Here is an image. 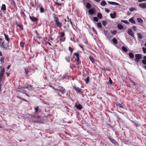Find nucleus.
<instances>
[{
  "instance_id": "f257e3e1",
  "label": "nucleus",
  "mask_w": 146,
  "mask_h": 146,
  "mask_svg": "<svg viewBox=\"0 0 146 146\" xmlns=\"http://www.w3.org/2000/svg\"><path fill=\"white\" fill-rule=\"evenodd\" d=\"M135 56V60L137 63H139L140 62V60L142 59V55L139 54H136Z\"/></svg>"
},
{
  "instance_id": "f03ea898",
  "label": "nucleus",
  "mask_w": 146,
  "mask_h": 146,
  "mask_svg": "<svg viewBox=\"0 0 146 146\" xmlns=\"http://www.w3.org/2000/svg\"><path fill=\"white\" fill-rule=\"evenodd\" d=\"M54 18V21L56 25L58 27H61L62 26V23L59 21V19L58 18L55 17Z\"/></svg>"
},
{
  "instance_id": "7ed1b4c3",
  "label": "nucleus",
  "mask_w": 146,
  "mask_h": 146,
  "mask_svg": "<svg viewBox=\"0 0 146 146\" xmlns=\"http://www.w3.org/2000/svg\"><path fill=\"white\" fill-rule=\"evenodd\" d=\"M128 33L129 35H131L133 38H135L134 33L133 32L132 30V29H129L128 32Z\"/></svg>"
},
{
  "instance_id": "20e7f679",
  "label": "nucleus",
  "mask_w": 146,
  "mask_h": 146,
  "mask_svg": "<svg viewBox=\"0 0 146 146\" xmlns=\"http://www.w3.org/2000/svg\"><path fill=\"white\" fill-rule=\"evenodd\" d=\"M29 17L30 19L32 22H36L38 20V19L34 17L32 15H31V16L29 15Z\"/></svg>"
},
{
  "instance_id": "39448f33",
  "label": "nucleus",
  "mask_w": 146,
  "mask_h": 146,
  "mask_svg": "<svg viewBox=\"0 0 146 146\" xmlns=\"http://www.w3.org/2000/svg\"><path fill=\"white\" fill-rule=\"evenodd\" d=\"M108 138L109 140L114 145H116L117 144V142L115 140L112 139L110 137H108Z\"/></svg>"
},
{
  "instance_id": "423d86ee",
  "label": "nucleus",
  "mask_w": 146,
  "mask_h": 146,
  "mask_svg": "<svg viewBox=\"0 0 146 146\" xmlns=\"http://www.w3.org/2000/svg\"><path fill=\"white\" fill-rule=\"evenodd\" d=\"M139 6L142 8L145 9L146 8V3H140L139 4Z\"/></svg>"
},
{
  "instance_id": "0eeeda50",
  "label": "nucleus",
  "mask_w": 146,
  "mask_h": 146,
  "mask_svg": "<svg viewBox=\"0 0 146 146\" xmlns=\"http://www.w3.org/2000/svg\"><path fill=\"white\" fill-rule=\"evenodd\" d=\"M96 12V10L94 9H91L88 10L89 14L91 15H92L94 14Z\"/></svg>"
},
{
  "instance_id": "6e6552de",
  "label": "nucleus",
  "mask_w": 146,
  "mask_h": 146,
  "mask_svg": "<svg viewBox=\"0 0 146 146\" xmlns=\"http://www.w3.org/2000/svg\"><path fill=\"white\" fill-rule=\"evenodd\" d=\"M75 107H76L79 110H80L82 109L83 107L82 105L80 104H76L75 105Z\"/></svg>"
},
{
  "instance_id": "1a4fd4ad",
  "label": "nucleus",
  "mask_w": 146,
  "mask_h": 146,
  "mask_svg": "<svg viewBox=\"0 0 146 146\" xmlns=\"http://www.w3.org/2000/svg\"><path fill=\"white\" fill-rule=\"evenodd\" d=\"M71 55L66 56L65 57L66 61L67 62H70V58Z\"/></svg>"
},
{
  "instance_id": "9d476101",
  "label": "nucleus",
  "mask_w": 146,
  "mask_h": 146,
  "mask_svg": "<svg viewBox=\"0 0 146 146\" xmlns=\"http://www.w3.org/2000/svg\"><path fill=\"white\" fill-rule=\"evenodd\" d=\"M108 2L109 4L111 5H115L117 6L120 5L119 4L115 2L110 1H108Z\"/></svg>"
},
{
  "instance_id": "9b49d317",
  "label": "nucleus",
  "mask_w": 146,
  "mask_h": 146,
  "mask_svg": "<svg viewBox=\"0 0 146 146\" xmlns=\"http://www.w3.org/2000/svg\"><path fill=\"white\" fill-rule=\"evenodd\" d=\"M73 89L76 91L77 93H80L81 91V89L78 87H76L74 86H73Z\"/></svg>"
},
{
  "instance_id": "f8f14e48",
  "label": "nucleus",
  "mask_w": 146,
  "mask_h": 146,
  "mask_svg": "<svg viewBox=\"0 0 146 146\" xmlns=\"http://www.w3.org/2000/svg\"><path fill=\"white\" fill-rule=\"evenodd\" d=\"M116 13L115 12H114L113 13H111L110 14V16L111 18L114 19L116 16Z\"/></svg>"
},
{
  "instance_id": "ddd939ff",
  "label": "nucleus",
  "mask_w": 146,
  "mask_h": 146,
  "mask_svg": "<svg viewBox=\"0 0 146 146\" xmlns=\"http://www.w3.org/2000/svg\"><path fill=\"white\" fill-rule=\"evenodd\" d=\"M129 55L130 59H133L134 57V54L131 52H130L129 53Z\"/></svg>"
},
{
  "instance_id": "4468645a",
  "label": "nucleus",
  "mask_w": 146,
  "mask_h": 146,
  "mask_svg": "<svg viewBox=\"0 0 146 146\" xmlns=\"http://www.w3.org/2000/svg\"><path fill=\"white\" fill-rule=\"evenodd\" d=\"M74 55L76 56L77 58L75 59L76 61H78L79 60H80L79 58V54L78 53H74Z\"/></svg>"
},
{
  "instance_id": "2eb2a0df",
  "label": "nucleus",
  "mask_w": 146,
  "mask_h": 146,
  "mask_svg": "<svg viewBox=\"0 0 146 146\" xmlns=\"http://www.w3.org/2000/svg\"><path fill=\"white\" fill-rule=\"evenodd\" d=\"M38 7L40 8V12L41 13H43L44 12V9L42 6L39 5L38 6Z\"/></svg>"
},
{
  "instance_id": "dca6fc26",
  "label": "nucleus",
  "mask_w": 146,
  "mask_h": 146,
  "mask_svg": "<svg viewBox=\"0 0 146 146\" xmlns=\"http://www.w3.org/2000/svg\"><path fill=\"white\" fill-rule=\"evenodd\" d=\"M4 36H5V39L8 42V43L9 44V37L8 35H7L6 34H5V33L4 34Z\"/></svg>"
},
{
  "instance_id": "f3484780",
  "label": "nucleus",
  "mask_w": 146,
  "mask_h": 146,
  "mask_svg": "<svg viewBox=\"0 0 146 146\" xmlns=\"http://www.w3.org/2000/svg\"><path fill=\"white\" fill-rule=\"evenodd\" d=\"M3 42H0V46L4 49V50L7 49V47H6L4 45H3Z\"/></svg>"
},
{
  "instance_id": "a211bd4d",
  "label": "nucleus",
  "mask_w": 146,
  "mask_h": 146,
  "mask_svg": "<svg viewBox=\"0 0 146 146\" xmlns=\"http://www.w3.org/2000/svg\"><path fill=\"white\" fill-rule=\"evenodd\" d=\"M24 88L28 89L29 90H33L32 86L31 85H29L28 86H27L26 87H24Z\"/></svg>"
},
{
  "instance_id": "6ab92c4d",
  "label": "nucleus",
  "mask_w": 146,
  "mask_h": 146,
  "mask_svg": "<svg viewBox=\"0 0 146 146\" xmlns=\"http://www.w3.org/2000/svg\"><path fill=\"white\" fill-rule=\"evenodd\" d=\"M57 39L58 40H59L62 41H64L65 40V38L64 37L62 38L58 37Z\"/></svg>"
},
{
  "instance_id": "aec40b11",
  "label": "nucleus",
  "mask_w": 146,
  "mask_h": 146,
  "mask_svg": "<svg viewBox=\"0 0 146 146\" xmlns=\"http://www.w3.org/2000/svg\"><path fill=\"white\" fill-rule=\"evenodd\" d=\"M106 3L104 0H103L100 3L101 5L103 6H104L106 5Z\"/></svg>"
},
{
  "instance_id": "412c9836",
  "label": "nucleus",
  "mask_w": 146,
  "mask_h": 146,
  "mask_svg": "<svg viewBox=\"0 0 146 146\" xmlns=\"http://www.w3.org/2000/svg\"><path fill=\"white\" fill-rule=\"evenodd\" d=\"M6 9V6L5 4H3L2 5L1 7V10L2 11H5Z\"/></svg>"
},
{
  "instance_id": "4be33fe9",
  "label": "nucleus",
  "mask_w": 146,
  "mask_h": 146,
  "mask_svg": "<svg viewBox=\"0 0 146 146\" xmlns=\"http://www.w3.org/2000/svg\"><path fill=\"white\" fill-rule=\"evenodd\" d=\"M133 17H132L130 19H129V21L130 22L133 23V24H135V21L133 20Z\"/></svg>"
},
{
  "instance_id": "5701e85b",
  "label": "nucleus",
  "mask_w": 146,
  "mask_h": 146,
  "mask_svg": "<svg viewBox=\"0 0 146 146\" xmlns=\"http://www.w3.org/2000/svg\"><path fill=\"white\" fill-rule=\"evenodd\" d=\"M117 28L119 30H122L123 28V27L121 25L119 24L117 26Z\"/></svg>"
},
{
  "instance_id": "b1692460",
  "label": "nucleus",
  "mask_w": 146,
  "mask_h": 146,
  "mask_svg": "<svg viewBox=\"0 0 146 146\" xmlns=\"http://www.w3.org/2000/svg\"><path fill=\"white\" fill-rule=\"evenodd\" d=\"M122 49L124 51L127 52L128 51L127 48L125 46H123L122 47Z\"/></svg>"
},
{
  "instance_id": "393cba45",
  "label": "nucleus",
  "mask_w": 146,
  "mask_h": 146,
  "mask_svg": "<svg viewBox=\"0 0 146 146\" xmlns=\"http://www.w3.org/2000/svg\"><path fill=\"white\" fill-rule=\"evenodd\" d=\"M129 10L130 11L133 12L134 11H136L137 9L136 8L131 7L129 9Z\"/></svg>"
},
{
  "instance_id": "a878e982",
  "label": "nucleus",
  "mask_w": 146,
  "mask_h": 146,
  "mask_svg": "<svg viewBox=\"0 0 146 146\" xmlns=\"http://www.w3.org/2000/svg\"><path fill=\"white\" fill-rule=\"evenodd\" d=\"M86 7L88 9H90L91 7V5L89 3H86Z\"/></svg>"
},
{
  "instance_id": "bb28decb",
  "label": "nucleus",
  "mask_w": 146,
  "mask_h": 146,
  "mask_svg": "<svg viewBox=\"0 0 146 146\" xmlns=\"http://www.w3.org/2000/svg\"><path fill=\"white\" fill-rule=\"evenodd\" d=\"M97 16L98 18L100 19H101L102 17V14L100 13H98Z\"/></svg>"
},
{
  "instance_id": "cd10ccee",
  "label": "nucleus",
  "mask_w": 146,
  "mask_h": 146,
  "mask_svg": "<svg viewBox=\"0 0 146 146\" xmlns=\"http://www.w3.org/2000/svg\"><path fill=\"white\" fill-rule=\"evenodd\" d=\"M113 42L115 44H117V41L116 39L115 38H113L112 40Z\"/></svg>"
},
{
  "instance_id": "c85d7f7f",
  "label": "nucleus",
  "mask_w": 146,
  "mask_h": 146,
  "mask_svg": "<svg viewBox=\"0 0 146 146\" xmlns=\"http://www.w3.org/2000/svg\"><path fill=\"white\" fill-rule=\"evenodd\" d=\"M65 35V34L64 33V31L60 33V36L58 37H64Z\"/></svg>"
},
{
  "instance_id": "c756f323",
  "label": "nucleus",
  "mask_w": 146,
  "mask_h": 146,
  "mask_svg": "<svg viewBox=\"0 0 146 146\" xmlns=\"http://www.w3.org/2000/svg\"><path fill=\"white\" fill-rule=\"evenodd\" d=\"M137 20L140 23H142L143 22V20L140 18H137Z\"/></svg>"
},
{
  "instance_id": "7c9ffc66",
  "label": "nucleus",
  "mask_w": 146,
  "mask_h": 146,
  "mask_svg": "<svg viewBox=\"0 0 146 146\" xmlns=\"http://www.w3.org/2000/svg\"><path fill=\"white\" fill-rule=\"evenodd\" d=\"M85 82L86 84H88L89 82V76H88L86 79H85Z\"/></svg>"
},
{
  "instance_id": "2f4dec72",
  "label": "nucleus",
  "mask_w": 146,
  "mask_h": 146,
  "mask_svg": "<svg viewBox=\"0 0 146 146\" xmlns=\"http://www.w3.org/2000/svg\"><path fill=\"white\" fill-rule=\"evenodd\" d=\"M137 35L139 38H140V39L143 38V37L142 35L140 33H138Z\"/></svg>"
},
{
  "instance_id": "473e14b6",
  "label": "nucleus",
  "mask_w": 146,
  "mask_h": 146,
  "mask_svg": "<svg viewBox=\"0 0 146 146\" xmlns=\"http://www.w3.org/2000/svg\"><path fill=\"white\" fill-rule=\"evenodd\" d=\"M90 60L91 61V62L93 63H94V62H95V60L93 58H92V57L90 56V57H89Z\"/></svg>"
},
{
  "instance_id": "72a5a7b5",
  "label": "nucleus",
  "mask_w": 146,
  "mask_h": 146,
  "mask_svg": "<svg viewBox=\"0 0 146 146\" xmlns=\"http://www.w3.org/2000/svg\"><path fill=\"white\" fill-rule=\"evenodd\" d=\"M97 25L99 28H101L102 27V25L100 22H98L97 23Z\"/></svg>"
},
{
  "instance_id": "f704fd0d",
  "label": "nucleus",
  "mask_w": 146,
  "mask_h": 146,
  "mask_svg": "<svg viewBox=\"0 0 146 146\" xmlns=\"http://www.w3.org/2000/svg\"><path fill=\"white\" fill-rule=\"evenodd\" d=\"M121 21L122 22L126 24H128L129 23L127 20H121Z\"/></svg>"
},
{
  "instance_id": "c9c22d12",
  "label": "nucleus",
  "mask_w": 146,
  "mask_h": 146,
  "mask_svg": "<svg viewBox=\"0 0 146 146\" xmlns=\"http://www.w3.org/2000/svg\"><path fill=\"white\" fill-rule=\"evenodd\" d=\"M64 89L63 88V87H62L61 89H58V90L57 91L60 92H61L62 94H63V92H64Z\"/></svg>"
},
{
  "instance_id": "e433bc0d",
  "label": "nucleus",
  "mask_w": 146,
  "mask_h": 146,
  "mask_svg": "<svg viewBox=\"0 0 146 146\" xmlns=\"http://www.w3.org/2000/svg\"><path fill=\"white\" fill-rule=\"evenodd\" d=\"M94 20L96 22H98V19L97 17H93Z\"/></svg>"
},
{
  "instance_id": "4c0bfd02",
  "label": "nucleus",
  "mask_w": 146,
  "mask_h": 146,
  "mask_svg": "<svg viewBox=\"0 0 146 146\" xmlns=\"http://www.w3.org/2000/svg\"><path fill=\"white\" fill-rule=\"evenodd\" d=\"M69 50L71 52V53L70 55H71L72 52L73 51V50L72 48L70 46L68 48Z\"/></svg>"
},
{
  "instance_id": "58836bf2",
  "label": "nucleus",
  "mask_w": 146,
  "mask_h": 146,
  "mask_svg": "<svg viewBox=\"0 0 146 146\" xmlns=\"http://www.w3.org/2000/svg\"><path fill=\"white\" fill-rule=\"evenodd\" d=\"M117 106L123 109H124V108L123 105L121 104H117Z\"/></svg>"
},
{
  "instance_id": "ea45409f",
  "label": "nucleus",
  "mask_w": 146,
  "mask_h": 146,
  "mask_svg": "<svg viewBox=\"0 0 146 146\" xmlns=\"http://www.w3.org/2000/svg\"><path fill=\"white\" fill-rule=\"evenodd\" d=\"M25 43L24 42H20V45L21 47L22 48L24 46Z\"/></svg>"
},
{
  "instance_id": "a19ab883",
  "label": "nucleus",
  "mask_w": 146,
  "mask_h": 146,
  "mask_svg": "<svg viewBox=\"0 0 146 146\" xmlns=\"http://www.w3.org/2000/svg\"><path fill=\"white\" fill-rule=\"evenodd\" d=\"M102 22L103 25L104 26H105L107 24V21H102Z\"/></svg>"
},
{
  "instance_id": "79ce46f5",
  "label": "nucleus",
  "mask_w": 146,
  "mask_h": 146,
  "mask_svg": "<svg viewBox=\"0 0 146 146\" xmlns=\"http://www.w3.org/2000/svg\"><path fill=\"white\" fill-rule=\"evenodd\" d=\"M111 32L113 35H116L117 33V31L115 30H114L113 31H111Z\"/></svg>"
},
{
  "instance_id": "37998d69",
  "label": "nucleus",
  "mask_w": 146,
  "mask_h": 146,
  "mask_svg": "<svg viewBox=\"0 0 146 146\" xmlns=\"http://www.w3.org/2000/svg\"><path fill=\"white\" fill-rule=\"evenodd\" d=\"M5 60V58L3 57H1L0 59V61L3 62L4 60Z\"/></svg>"
},
{
  "instance_id": "c03bdc74",
  "label": "nucleus",
  "mask_w": 146,
  "mask_h": 146,
  "mask_svg": "<svg viewBox=\"0 0 146 146\" xmlns=\"http://www.w3.org/2000/svg\"><path fill=\"white\" fill-rule=\"evenodd\" d=\"M142 62L143 64L146 65V60L144 59L142 60Z\"/></svg>"
},
{
  "instance_id": "a18cd8bd",
  "label": "nucleus",
  "mask_w": 146,
  "mask_h": 146,
  "mask_svg": "<svg viewBox=\"0 0 146 146\" xmlns=\"http://www.w3.org/2000/svg\"><path fill=\"white\" fill-rule=\"evenodd\" d=\"M34 109L35 110V113L37 112L38 110V107H35L34 108Z\"/></svg>"
},
{
  "instance_id": "49530a36",
  "label": "nucleus",
  "mask_w": 146,
  "mask_h": 146,
  "mask_svg": "<svg viewBox=\"0 0 146 146\" xmlns=\"http://www.w3.org/2000/svg\"><path fill=\"white\" fill-rule=\"evenodd\" d=\"M34 122L35 123H38L39 124H41V123H43V122L41 121H36V120L34 121Z\"/></svg>"
},
{
  "instance_id": "de8ad7c7",
  "label": "nucleus",
  "mask_w": 146,
  "mask_h": 146,
  "mask_svg": "<svg viewBox=\"0 0 146 146\" xmlns=\"http://www.w3.org/2000/svg\"><path fill=\"white\" fill-rule=\"evenodd\" d=\"M55 4L56 5H57L58 6H60L62 5V4L61 3H60L58 2H55Z\"/></svg>"
},
{
  "instance_id": "09e8293b",
  "label": "nucleus",
  "mask_w": 146,
  "mask_h": 146,
  "mask_svg": "<svg viewBox=\"0 0 146 146\" xmlns=\"http://www.w3.org/2000/svg\"><path fill=\"white\" fill-rule=\"evenodd\" d=\"M142 49L144 52L145 53H146V48L145 47H143L142 48Z\"/></svg>"
},
{
  "instance_id": "8fccbe9b",
  "label": "nucleus",
  "mask_w": 146,
  "mask_h": 146,
  "mask_svg": "<svg viewBox=\"0 0 146 146\" xmlns=\"http://www.w3.org/2000/svg\"><path fill=\"white\" fill-rule=\"evenodd\" d=\"M67 18H68V21H69V22H70V24H71V25L72 26V21H71V19H69L68 16L67 17Z\"/></svg>"
},
{
  "instance_id": "3c124183",
  "label": "nucleus",
  "mask_w": 146,
  "mask_h": 146,
  "mask_svg": "<svg viewBox=\"0 0 146 146\" xmlns=\"http://www.w3.org/2000/svg\"><path fill=\"white\" fill-rule=\"evenodd\" d=\"M112 82V81L111 80L110 78L109 81L108 82V83L110 84H111Z\"/></svg>"
},
{
  "instance_id": "603ef678",
  "label": "nucleus",
  "mask_w": 146,
  "mask_h": 146,
  "mask_svg": "<svg viewBox=\"0 0 146 146\" xmlns=\"http://www.w3.org/2000/svg\"><path fill=\"white\" fill-rule=\"evenodd\" d=\"M105 11L107 13H108L110 12V10L106 8L105 9Z\"/></svg>"
},
{
  "instance_id": "864d4df0",
  "label": "nucleus",
  "mask_w": 146,
  "mask_h": 146,
  "mask_svg": "<svg viewBox=\"0 0 146 146\" xmlns=\"http://www.w3.org/2000/svg\"><path fill=\"white\" fill-rule=\"evenodd\" d=\"M78 46L80 47L83 50H84L83 47L82 45L80 44H78Z\"/></svg>"
},
{
  "instance_id": "5fc2aeb1",
  "label": "nucleus",
  "mask_w": 146,
  "mask_h": 146,
  "mask_svg": "<svg viewBox=\"0 0 146 146\" xmlns=\"http://www.w3.org/2000/svg\"><path fill=\"white\" fill-rule=\"evenodd\" d=\"M25 71L26 74H27L29 72V71H28V69L27 68L25 69Z\"/></svg>"
},
{
  "instance_id": "6e6d98bb",
  "label": "nucleus",
  "mask_w": 146,
  "mask_h": 146,
  "mask_svg": "<svg viewBox=\"0 0 146 146\" xmlns=\"http://www.w3.org/2000/svg\"><path fill=\"white\" fill-rule=\"evenodd\" d=\"M133 29L134 31H136V27L135 26H133Z\"/></svg>"
},
{
  "instance_id": "4d7b16f0",
  "label": "nucleus",
  "mask_w": 146,
  "mask_h": 146,
  "mask_svg": "<svg viewBox=\"0 0 146 146\" xmlns=\"http://www.w3.org/2000/svg\"><path fill=\"white\" fill-rule=\"evenodd\" d=\"M19 98L20 99H21V100H22L25 101L27 102H28L27 100H26L25 99H24V98H21V97H19Z\"/></svg>"
},
{
  "instance_id": "13d9d810",
  "label": "nucleus",
  "mask_w": 146,
  "mask_h": 146,
  "mask_svg": "<svg viewBox=\"0 0 146 146\" xmlns=\"http://www.w3.org/2000/svg\"><path fill=\"white\" fill-rule=\"evenodd\" d=\"M146 0H138V1L139 2H141L143 1H146Z\"/></svg>"
},
{
  "instance_id": "bf43d9fd",
  "label": "nucleus",
  "mask_w": 146,
  "mask_h": 146,
  "mask_svg": "<svg viewBox=\"0 0 146 146\" xmlns=\"http://www.w3.org/2000/svg\"><path fill=\"white\" fill-rule=\"evenodd\" d=\"M76 62H77V64H79L80 63H81V62L80 60H79L78 61H76Z\"/></svg>"
},
{
  "instance_id": "052dcab7",
  "label": "nucleus",
  "mask_w": 146,
  "mask_h": 146,
  "mask_svg": "<svg viewBox=\"0 0 146 146\" xmlns=\"http://www.w3.org/2000/svg\"><path fill=\"white\" fill-rule=\"evenodd\" d=\"M104 34L106 36H107V31H104Z\"/></svg>"
},
{
  "instance_id": "680f3d73",
  "label": "nucleus",
  "mask_w": 146,
  "mask_h": 146,
  "mask_svg": "<svg viewBox=\"0 0 146 146\" xmlns=\"http://www.w3.org/2000/svg\"><path fill=\"white\" fill-rule=\"evenodd\" d=\"M35 33L36 34V35H38V32L37 31H36V30L35 31Z\"/></svg>"
},
{
  "instance_id": "e2e57ef3",
  "label": "nucleus",
  "mask_w": 146,
  "mask_h": 146,
  "mask_svg": "<svg viewBox=\"0 0 146 146\" xmlns=\"http://www.w3.org/2000/svg\"><path fill=\"white\" fill-rule=\"evenodd\" d=\"M67 77V76H63L62 78V79L64 80L65 78H66Z\"/></svg>"
},
{
  "instance_id": "0e129e2a",
  "label": "nucleus",
  "mask_w": 146,
  "mask_h": 146,
  "mask_svg": "<svg viewBox=\"0 0 146 146\" xmlns=\"http://www.w3.org/2000/svg\"><path fill=\"white\" fill-rule=\"evenodd\" d=\"M10 68V65H9L7 67V69H8V70H9Z\"/></svg>"
},
{
  "instance_id": "69168bd1",
  "label": "nucleus",
  "mask_w": 146,
  "mask_h": 146,
  "mask_svg": "<svg viewBox=\"0 0 146 146\" xmlns=\"http://www.w3.org/2000/svg\"><path fill=\"white\" fill-rule=\"evenodd\" d=\"M52 88L54 89V90H58V89H56V88H54L52 86Z\"/></svg>"
},
{
  "instance_id": "338daca9",
  "label": "nucleus",
  "mask_w": 146,
  "mask_h": 146,
  "mask_svg": "<svg viewBox=\"0 0 146 146\" xmlns=\"http://www.w3.org/2000/svg\"><path fill=\"white\" fill-rule=\"evenodd\" d=\"M5 46L6 47H7V48H8L9 47V44H8L6 46Z\"/></svg>"
},
{
  "instance_id": "774afa93",
  "label": "nucleus",
  "mask_w": 146,
  "mask_h": 146,
  "mask_svg": "<svg viewBox=\"0 0 146 146\" xmlns=\"http://www.w3.org/2000/svg\"><path fill=\"white\" fill-rule=\"evenodd\" d=\"M143 58L146 60V56H144L143 57Z\"/></svg>"
}]
</instances>
